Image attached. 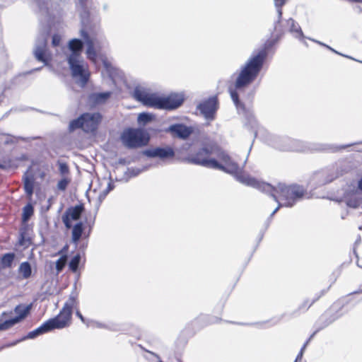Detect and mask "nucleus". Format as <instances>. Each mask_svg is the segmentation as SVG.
Segmentation results:
<instances>
[{
  "mask_svg": "<svg viewBox=\"0 0 362 362\" xmlns=\"http://www.w3.org/2000/svg\"><path fill=\"white\" fill-rule=\"evenodd\" d=\"M344 171V170L342 168L341 165H339V166L337 165V168H334L332 170V172H331V170L329 168L327 170L326 177H325V180L322 182V184L325 185V184H327V183H329V182H332L336 178H337L339 176L342 175Z\"/></svg>",
  "mask_w": 362,
  "mask_h": 362,
  "instance_id": "obj_25",
  "label": "nucleus"
},
{
  "mask_svg": "<svg viewBox=\"0 0 362 362\" xmlns=\"http://www.w3.org/2000/svg\"><path fill=\"white\" fill-rule=\"evenodd\" d=\"M93 327H98V328H108L107 325H105V324H103L101 322H99L98 321L94 322Z\"/></svg>",
  "mask_w": 362,
  "mask_h": 362,
  "instance_id": "obj_49",
  "label": "nucleus"
},
{
  "mask_svg": "<svg viewBox=\"0 0 362 362\" xmlns=\"http://www.w3.org/2000/svg\"><path fill=\"white\" fill-rule=\"evenodd\" d=\"M84 208L83 205H76L69 208L62 216L63 222L67 228H71V220L76 221L79 219Z\"/></svg>",
  "mask_w": 362,
  "mask_h": 362,
  "instance_id": "obj_17",
  "label": "nucleus"
},
{
  "mask_svg": "<svg viewBox=\"0 0 362 362\" xmlns=\"http://www.w3.org/2000/svg\"><path fill=\"white\" fill-rule=\"evenodd\" d=\"M40 69H41V67L37 68V69L32 70L30 73H32L33 71H40Z\"/></svg>",
  "mask_w": 362,
  "mask_h": 362,
  "instance_id": "obj_56",
  "label": "nucleus"
},
{
  "mask_svg": "<svg viewBox=\"0 0 362 362\" xmlns=\"http://www.w3.org/2000/svg\"><path fill=\"white\" fill-rule=\"evenodd\" d=\"M23 187L26 195L31 197L34 192L35 179L33 175L26 172L23 176Z\"/></svg>",
  "mask_w": 362,
  "mask_h": 362,
  "instance_id": "obj_24",
  "label": "nucleus"
},
{
  "mask_svg": "<svg viewBox=\"0 0 362 362\" xmlns=\"http://www.w3.org/2000/svg\"><path fill=\"white\" fill-rule=\"evenodd\" d=\"M286 24L289 28V32L291 33L295 37L305 43V42H304L305 36L300 25L291 18L287 20Z\"/></svg>",
  "mask_w": 362,
  "mask_h": 362,
  "instance_id": "obj_23",
  "label": "nucleus"
},
{
  "mask_svg": "<svg viewBox=\"0 0 362 362\" xmlns=\"http://www.w3.org/2000/svg\"><path fill=\"white\" fill-rule=\"evenodd\" d=\"M83 231V226L81 222L77 223L72 229V241L77 244Z\"/></svg>",
  "mask_w": 362,
  "mask_h": 362,
  "instance_id": "obj_30",
  "label": "nucleus"
},
{
  "mask_svg": "<svg viewBox=\"0 0 362 362\" xmlns=\"http://www.w3.org/2000/svg\"><path fill=\"white\" fill-rule=\"evenodd\" d=\"M197 108L206 119L214 120L218 108L217 96H212L203 100L197 105Z\"/></svg>",
  "mask_w": 362,
  "mask_h": 362,
  "instance_id": "obj_11",
  "label": "nucleus"
},
{
  "mask_svg": "<svg viewBox=\"0 0 362 362\" xmlns=\"http://www.w3.org/2000/svg\"><path fill=\"white\" fill-rule=\"evenodd\" d=\"M346 206L351 208H362V193L358 189L346 192L343 198Z\"/></svg>",
  "mask_w": 362,
  "mask_h": 362,
  "instance_id": "obj_16",
  "label": "nucleus"
},
{
  "mask_svg": "<svg viewBox=\"0 0 362 362\" xmlns=\"http://www.w3.org/2000/svg\"><path fill=\"white\" fill-rule=\"evenodd\" d=\"M284 4V0H275V6L277 8V13H278V20L275 23L274 29L276 30H278V25L280 23V21L282 18V10L281 7Z\"/></svg>",
  "mask_w": 362,
  "mask_h": 362,
  "instance_id": "obj_34",
  "label": "nucleus"
},
{
  "mask_svg": "<svg viewBox=\"0 0 362 362\" xmlns=\"http://www.w3.org/2000/svg\"><path fill=\"white\" fill-rule=\"evenodd\" d=\"M30 232L31 229L28 224H21L19 229L18 245L27 248L31 245Z\"/></svg>",
  "mask_w": 362,
  "mask_h": 362,
  "instance_id": "obj_18",
  "label": "nucleus"
},
{
  "mask_svg": "<svg viewBox=\"0 0 362 362\" xmlns=\"http://www.w3.org/2000/svg\"><path fill=\"white\" fill-rule=\"evenodd\" d=\"M133 96L137 101L141 102L145 106L154 108L157 95L154 93H151L148 88L141 86H136Z\"/></svg>",
  "mask_w": 362,
  "mask_h": 362,
  "instance_id": "obj_12",
  "label": "nucleus"
},
{
  "mask_svg": "<svg viewBox=\"0 0 362 362\" xmlns=\"http://www.w3.org/2000/svg\"><path fill=\"white\" fill-rule=\"evenodd\" d=\"M188 163L221 170L233 175L239 182L238 176L247 175L230 157L215 142L205 144L185 159Z\"/></svg>",
  "mask_w": 362,
  "mask_h": 362,
  "instance_id": "obj_2",
  "label": "nucleus"
},
{
  "mask_svg": "<svg viewBox=\"0 0 362 362\" xmlns=\"http://www.w3.org/2000/svg\"><path fill=\"white\" fill-rule=\"evenodd\" d=\"M57 164L59 165V171L62 175H66L69 173V168L66 163L58 160Z\"/></svg>",
  "mask_w": 362,
  "mask_h": 362,
  "instance_id": "obj_40",
  "label": "nucleus"
},
{
  "mask_svg": "<svg viewBox=\"0 0 362 362\" xmlns=\"http://www.w3.org/2000/svg\"><path fill=\"white\" fill-rule=\"evenodd\" d=\"M361 236H360V235H358V238H357V239H356V241H355L354 247V254L356 255V257H358V255H357L356 252V245H359V244L361 243Z\"/></svg>",
  "mask_w": 362,
  "mask_h": 362,
  "instance_id": "obj_47",
  "label": "nucleus"
},
{
  "mask_svg": "<svg viewBox=\"0 0 362 362\" xmlns=\"http://www.w3.org/2000/svg\"><path fill=\"white\" fill-rule=\"evenodd\" d=\"M34 214V208L33 205L30 203L27 204L23 208V213H22V224H28V221L31 218V216Z\"/></svg>",
  "mask_w": 362,
  "mask_h": 362,
  "instance_id": "obj_29",
  "label": "nucleus"
},
{
  "mask_svg": "<svg viewBox=\"0 0 362 362\" xmlns=\"http://www.w3.org/2000/svg\"><path fill=\"white\" fill-rule=\"evenodd\" d=\"M269 144L283 151L313 152L325 151L332 148L327 144H308L289 137L278 136H272L269 140Z\"/></svg>",
  "mask_w": 362,
  "mask_h": 362,
  "instance_id": "obj_5",
  "label": "nucleus"
},
{
  "mask_svg": "<svg viewBox=\"0 0 362 362\" xmlns=\"http://www.w3.org/2000/svg\"><path fill=\"white\" fill-rule=\"evenodd\" d=\"M83 47V42L77 38L72 39L69 42V49L71 53L69 56H75L76 58H81V52Z\"/></svg>",
  "mask_w": 362,
  "mask_h": 362,
  "instance_id": "obj_21",
  "label": "nucleus"
},
{
  "mask_svg": "<svg viewBox=\"0 0 362 362\" xmlns=\"http://www.w3.org/2000/svg\"><path fill=\"white\" fill-rule=\"evenodd\" d=\"M114 188V185L111 182L108 183L107 189L103 192V196H106Z\"/></svg>",
  "mask_w": 362,
  "mask_h": 362,
  "instance_id": "obj_46",
  "label": "nucleus"
},
{
  "mask_svg": "<svg viewBox=\"0 0 362 362\" xmlns=\"http://www.w3.org/2000/svg\"><path fill=\"white\" fill-rule=\"evenodd\" d=\"M362 63V62H361Z\"/></svg>",
  "mask_w": 362,
  "mask_h": 362,
  "instance_id": "obj_58",
  "label": "nucleus"
},
{
  "mask_svg": "<svg viewBox=\"0 0 362 362\" xmlns=\"http://www.w3.org/2000/svg\"><path fill=\"white\" fill-rule=\"evenodd\" d=\"M95 320L86 318V322H83L87 327H93Z\"/></svg>",
  "mask_w": 362,
  "mask_h": 362,
  "instance_id": "obj_48",
  "label": "nucleus"
},
{
  "mask_svg": "<svg viewBox=\"0 0 362 362\" xmlns=\"http://www.w3.org/2000/svg\"><path fill=\"white\" fill-rule=\"evenodd\" d=\"M278 199H279V202H276L278 203V206L272 211V213L270 215V218H272L279 211V209L281 207L284 206V202H281L279 197H278Z\"/></svg>",
  "mask_w": 362,
  "mask_h": 362,
  "instance_id": "obj_44",
  "label": "nucleus"
},
{
  "mask_svg": "<svg viewBox=\"0 0 362 362\" xmlns=\"http://www.w3.org/2000/svg\"><path fill=\"white\" fill-rule=\"evenodd\" d=\"M32 308V304L29 305H18L14 308V312L18 314L14 318L17 319L18 322H21L22 320L25 318L27 315L29 314L30 310Z\"/></svg>",
  "mask_w": 362,
  "mask_h": 362,
  "instance_id": "obj_26",
  "label": "nucleus"
},
{
  "mask_svg": "<svg viewBox=\"0 0 362 362\" xmlns=\"http://www.w3.org/2000/svg\"><path fill=\"white\" fill-rule=\"evenodd\" d=\"M322 176H324V174H323V173H317V174L316 175V177H322Z\"/></svg>",
  "mask_w": 362,
  "mask_h": 362,
  "instance_id": "obj_55",
  "label": "nucleus"
},
{
  "mask_svg": "<svg viewBox=\"0 0 362 362\" xmlns=\"http://www.w3.org/2000/svg\"><path fill=\"white\" fill-rule=\"evenodd\" d=\"M17 323H18V320L14 317L5 320L2 322H0V330H6Z\"/></svg>",
  "mask_w": 362,
  "mask_h": 362,
  "instance_id": "obj_36",
  "label": "nucleus"
},
{
  "mask_svg": "<svg viewBox=\"0 0 362 362\" xmlns=\"http://www.w3.org/2000/svg\"><path fill=\"white\" fill-rule=\"evenodd\" d=\"M153 119V115L147 112H141L138 116V122L141 125H145Z\"/></svg>",
  "mask_w": 362,
  "mask_h": 362,
  "instance_id": "obj_33",
  "label": "nucleus"
},
{
  "mask_svg": "<svg viewBox=\"0 0 362 362\" xmlns=\"http://www.w3.org/2000/svg\"><path fill=\"white\" fill-rule=\"evenodd\" d=\"M67 62L71 71L72 76L78 79V83L81 87H84L90 78V71L85 66L84 62L81 58H76L74 56H69Z\"/></svg>",
  "mask_w": 362,
  "mask_h": 362,
  "instance_id": "obj_7",
  "label": "nucleus"
},
{
  "mask_svg": "<svg viewBox=\"0 0 362 362\" xmlns=\"http://www.w3.org/2000/svg\"><path fill=\"white\" fill-rule=\"evenodd\" d=\"M121 139L128 148L145 146L148 140V138H146L143 131L132 128L125 130L121 136Z\"/></svg>",
  "mask_w": 362,
  "mask_h": 362,
  "instance_id": "obj_9",
  "label": "nucleus"
},
{
  "mask_svg": "<svg viewBox=\"0 0 362 362\" xmlns=\"http://www.w3.org/2000/svg\"><path fill=\"white\" fill-rule=\"evenodd\" d=\"M310 40L313 41V42H316V43H317V44H319V45H322V46L325 47L328 49L331 50L332 52H334V53H336L337 54H339V55L344 56L345 57H347V58L353 59L352 57L346 56V55H344V54H342L339 53V52L336 51L335 49H334L333 48H332L331 47H329V45H325V44H324V43H322V42H321L320 41H317V40H313V39H310Z\"/></svg>",
  "mask_w": 362,
  "mask_h": 362,
  "instance_id": "obj_42",
  "label": "nucleus"
},
{
  "mask_svg": "<svg viewBox=\"0 0 362 362\" xmlns=\"http://www.w3.org/2000/svg\"><path fill=\"white\" fill-rule=\"evenodd\" d=\"M78 305V293L76 291V286L74 290L71 293L68 300L64 303V307L59 313L53 319H57V321L62 324V329L67 327L71 318L72 310L76 308Z\"/></svg>",
  "mask_w": 362,
  "mask_h": 362,
  "instance_id": "obj_8",
  "label": "nucleus"
},
{
  "mask_svg": "<svg viewBox=\"0 0 362 362\" xmlns=\"http://www.w3.org/2000/svg\"><path fill=\"white\" fill-rule=\"evenodd\" d=\"M146 351H147L148 353H149L150 354L153 355V356H155L157 359H158V362H163L160 358V356L156 354V353L154 352H152V351H147L146 350Z\"/></svg>",
  "mask_w": 362,
  "mask_h": 362,
  "instance_id": "obj_51",
  "label": "nucleus"
},
{
  "mask_svg": "<svg viewBox=\"0 0 362 362\" xmlns=\"http://www.w3.org/2000/svg\"><path fill=\"white\" fill-rule=\"evenodd\" d=\"M38 7L39 12L43 16L46 21H49L54 16L52 11L49 10V0H34Z\"/></svg>",
  "mask_w": 362,
  "mask_h": 362,
  "instance_id": "obj_22",
  "label": "nucleus"
},
{
  "mask_svg": "<svg viewBox=\"0 0 362 362\" xmlns=\"http://www.w3.org/2000/svg\"><path fill=\"white\" fill-rule=\"evenodd\" d=\"M358 187L360 190H362V177L359 180L358 182Z\"/></svg>",
  "mask_w": 362,
  "mask_h": 362,
  "instance_id": "obj_53",
  "label": "nucleus"
},
{
  "mask_svg": "<svg viewBox=\"0 0 362 362\" xmlns=\"http://www.w3.org/2000/svg\"><path fill=\"white\" fill-rule=\"evenodd\" d=\"M83 117L81 115L77 119L71 120L69 125V130L70 132H74V130H76L77 129H80V128L83 130Z\"/></svg>",
  "mask_w": 362,
  "mask_h": 362,
  "instance_id": "obj_31",
  "label": "nucleus"
},
{
  "mask_svg": "<svg viewBox=\"0 0 362 362\" xmlns=\"http://www.w3.org/2000/svg\"><path fill=\"white\" fill-rule=\"evenodd\" d=\"M88 1L89 0H78L76 9L79 12L81 18V28L80 30V35L87 45V58L96 64L98 52H100V47L97 40L93 36L96 24L92 23L88 7Z\"/></svg>",
  "mask_w": 362,
  "mask_h": 362,
  "instance_id": "obj_4",
  "label": "nucleus"
},
{
  "mask_svg": "<svg viewBox=\"0 0 362 362\" xmlns=\"http://www.w3.org/2000/svg\"><path fill=\"white\" fill-rule=\"evenodd\" d=\"M148 168V166H144L141 168H128V173L130 177H136L139 175L141 173L146 170Z\"/></svg>",
  "mask_w": 362,
  "mask_h": 362,
  "instance_id": "obj_37",
  "label": "nucleus"
},
{
  "mask_svg": "<svg viewBox=\"0 0 362 362\" xmlns=\"http://www.w3.org/2000/svg\"><path fill=\"white\" fill-rule=\"evenodd\" d=\"M184 102L182 95L173 93L167 97H156L154 108L172 110L177 109Z\"/></svg>",
  "mask_w": 362,
  "mask_h": 362,
  "instance_id": "obj_10",
  "label": "nucleus"
},
{
  "mask_svg": "<svg viewBox=\"0 0 362 362\" xmlns=\"http://www.w3.org/2000/svg\"><path fill=\"white\" fill-rule=\"evenodd\" d=\"M81 260V255L79 254L76 255L74 257H72L69 262V268L71 271L74 272H76L78 268V264L80 263Z\"/></svg>",
  "mask_w": 362,
  "mask_h": 362,
  "instance_id": "obj_35",
  "label": "nucleus"
},
{
  "mask_svg": "<svg viewBox=\"0 0 362 362\" xmlns=\"http://www.w3.org/2000/svg\"><path fill=\"white\" fill-rule=\"evenodd\" d=\"M18 274L23 279H28L32 276V267L29 262H23L20 264L18 269Z\"/></svg>",
  "mask_w": 362,
  "mask_h": 362,
  "instance_id": "obj_27",
  "label": "nucleus"
},
{
  "mask_svg": "<svg viewBox=\"0 0 362 362\" xmlns=\"http://www.w3.org/2000/svg\"><path fill=\"white\" fill-rule=\"evenodd\" d=\"M60 40H61V38L58 35H54L52 37V45L54 47L58 46L59 45Z\"/></svg>",
  "mask_w": 362,
  "mask_h": 362,
  "instance_id": "obj_43",
  "label": "nucleus"
},
{
  "mask_svg": "<svg viewBox=\"0 0 362 362\" xmlns=\"http://www.w3.org/2000/svg\"><path fill=\"white\" fill-rule=\"evenodd\" d=\"M271 46L272 42L266 43L264 47L258 50V52H254L245 64L241 66L235 81L234 87L228 88V92L233 103L238 112L242 111L244 114L251 126L255 136H257V132L255 129L257 126L255 118L252 112L245 109L244 104L240 102L239 98L240 94L244 92L245 88L250 85L258 76L267 57V50Z\"/></svg>",
  "mask_w": 362,
  "mask_h": 362,
  "instance_id": "obj_1",
  "label": "nucleus"
},
{
  "mask_svg": "<svg viewBox=\"0 0 362 362\" xmlns=\"http://www.w3.org/2000/svg\"><path fill=\"white\" fill-rule=\"evenodd\" d=\"M66 259H67V257L66 255H64V256L61 257L59 259L57 260L56 269H57V273H59L60 272H62V269H64V267H65L66 263Z\"/></svg>",
  "mask_w": 362,
  "mask_h": 362,
  "instance_id": "obj_38",
  "label": "nucleus"
},
{
  "mask_svg": "<svg viewBox=\"0 0 362 362\" xmlns=\"http://www.w3.org/2000/svg\"><path fill=\"white\" fill-rule=\"evenodd\" d=\"M76 316L81 320V322H86V318L82 315V314L78 310L76 312Z\"/></svg>",
  "mask_w": 362,
  "mask_h": 362,
  "instance_id": "obj_50",
  "label": "nucleus"
},
{
  "mask_svg": "<svg viewBox=\"0 0 362 362\" xmlns=\"http://www.w3.org/2000/svg\"><path fill=\"white\" fill-rule=\"evenodd\" d=\"M16 258V255L13 252L5 253L0 257V264L2 268H11Z\"/></svg>",
  "mask_w": 362,
  "mask_h": 362,
  "instance_id": "obj_28",
  "label": "nucleus"
},
{
  "mask_svg": "<svg viewBox=\"0 0 362 362\" xmlns=\"http://www.w3.org/2000/svg\"><path fill=\"white\" fill-rule=\"evenodd\" d=\"M62 324L57 322V319L51 318L45 322L37 329L28 332L23 339H34L54 329H62Z\"/></svg>",
  "mask_w": 362,
  "mask_h": 362,
  "instance_id": "obj_13",
  "label": "nucleus"
},
{
  "mask_svg": "<svg viewBox=\"0 0 362 362\" xmlns=\"http://www.w3.org/2000/svg\"><path fill=\"white\" fill-rule=\"evenodd\" d=\"M325 293V291H321L319 293L316 294V297L310 302L308 300H305L299 307L300 310H307L310 308L315 301H317L321 296Z\"/></svg>",
  "mask_w": 362,
  "mask_h": 362,
  "instance_id": "obj_32",
  "label": "nucleus"
},
{
  "mask_svg": "<svg viewBox=\"0 0 362 362\" xmlns=\"http://www.w3.org/2000/svg\"><path fill=\"white\" fill-rule=\"evenodd\" d=\"M70 181L71 180L67 177H63L62 179H61L57 183L58 189L61 191H64L66 189Z\"/></svg>",
  "mask_w": 362,
  "mask_h": 362,
  "instance_id": "obj_41",
  "label": "nucleus"
},
{
  "mask_svg": "<svg viewBox=\"0 0 362 362\" xmlns=\"http://www.w3.org/2000/svg\"><path fill=\"white\" fill-rule=\"evenodd\" d=\"M239 182L250 187L257 188L259 190L269 194L276 202H284L285 207H292L296 202L302 199L305 194V189L298 185H286L279 183L276 187H273L269 183L259 182L254 177L247 175L238 176Z\"/></svg>",
  "mask_w": 362,
  "mask_h": 362,
  "instance_id": "obj_3",
  "label": "nucleus"
},
{
  "mask_svg": "<svg viewBox=\"0 0 362 362\" xmlns=\"http://www.w3.org/2000/svg\"><path fill=\"white\" fill-rule=\"evenodd\" d=\"M144 154L149 158H159L160 159L165 160L173 158L175 151L170 146L156 147L144 151Z\"/></svg>",
  "mask_w": 362,
  "mask_h": 362,
  "instance_id": "obj_15",
  "label": "nucleus"
},
{
  "mask_svg": "<svg viewBox=\"0 0 362 362\" xmlns=\"http://www.w3.org/2000/svg\"><path fill=\"white\" fill-rule=\"evenodd\" d=\"M360 292H362V291H360ZM359 293V291H355V292H354V293Z\"/></svg>",
  "mask_w": 362,
  "mask_h": 362,
  "instance_id": "obj_57",
  "label": "nucleus"
},
{
  "mask_svg": "<svg viewBox=\"0 0 362 362\" xmlns=\"http://www.w3.org/2000/svg\"><path fill=\"white\" fill-rule=\"evenodd\" d=\"M103 64L105 67H107V62L105 59H103Z\"/></svg>",
  "mask_w": 362,
  "mask_h": 362,
  "instance_id": "obj_54",
  "label": "nucleus"
},
{
  "mask_svg": "<svg viewBox=\"0 0 362 362\" xmlns=\"http://www.w3.org/2000/svg\"><path fill=\"white\" fill-rule=\"evenodd\" d=\"M303 355V353L302 351H300L298 353V354L297 355L295 362H298V361H300L302 359Z\"/></svg>",
  "mask_w": 362,
  "mask_h": 362,
  "instance_id": "obj_52",
  "label": "nucleus"
},
{
  "mask_svg": "<svg viewBox=\"0 0 362 362\" xmlns=\"http://www.w3.org/2000/svg\"><path fill=\"white\" fill-rule=\"evenodd\" d=\"M112 92L93 93L88 95V103L92 106L104 104L110 98Z\"/></svg>",
  "mask_w": 362,
  "mask_h": 362,
  "instance_id": "obj_19",
  "label": "nucleus"
},
{
  "mask_svg": "<svg viewBox=\"0 0 362 362\" xmlns=\"http://www.w3.org/2000/svg\"><path fill=\"white\" fill-rule=\"evenodd\" d=\"M49 31H44L36 39L33 49V55L37 62L45 66H49L52 60V54L47 47Z\"/></svg>",
  "mask_w": 362,
  "mask_h": 362,
  "instance_id": "obj_6",
  "label": "nucleus"
},
{
  "mask_svg": "<svg viewBox=\"0 0 362 362\" xmlns=\"http://www.w3.org/2000/svg\"><path fill=\"white\" fill-rule=\"evenodd\" d=\"M318 330H316L315 332H314L311 335L310 337H309V339L305 342V344H303V346H302V348L300 349V351H302L303 353H304V351L306 348V346H308V343L310 342V341L312 339V338L315 335V334L317 332Z\"/></svg>",
  "mask_w": 362,
  "mask_h": 362,
  "instance_id": "obj_45",
  "label": "nucleus"
},
{
  "mask_svg": "<svg viewBox=\"0 0 362 362\" xmlns=\"http://www.w3.org/2000/svg\"><path fill=\"white\" fill-rule=\"evenodd\" d=\"M355 144H347V145H345V146H341L340 147H337V146H332V145H329V146L332 148L331 149L329 150H327V151H337L338 149H341V148H345L346 147H349V146H351L353 145H354ZM358 144H359V147L356 148V151H358V152H362V141L358 143ZM329 146V144H327Z\"/></svg>",
  "mask_w": 362,
  "mask_h": 362,
  "instance_id": "obj_39",
  "label": "nucleus"
},
{
  "mask_svg": "<svg viewBox=\"0 0 362 362\" xmlns=\"http://www.w3.org/2000/svg\"><path fill=\"white\" fill-rule=\"evenodd\" d=\"M169 131L181 139H187L192 132L191 129L188 127L181 124L171 125L169 127Z\"/></svg>",
  "mask_w": 362,
  "mask_h": 362,
  "instance_id": "obj_20",
  "label": "nucleus"
},
{
  "mask_svg": "<svg viewBox=\"0 0 362 362\" xmlns=\"http://www.w3.org/2000/svg\"><path fill=\"white\" fill-rule=\"evenodd\" d=\"M83 117V131L87 133L94 132L99 123L101 121V115L100 113H84L82 115Z\"/></svg>",
  "mask_w": 362,
  "mask_h": 362,
  "instance_id": "obj_14",
  "label": "nucleus"
}]
</instances>
